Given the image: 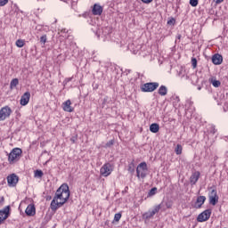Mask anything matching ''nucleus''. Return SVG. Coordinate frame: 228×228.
I'll use <instances>...</instances> for the list:
<instances>
[{"instance_id": "nucleus-1", "label": "nucleus", "mask_w": 228, "mask_h": 228, "mask_svg": "<svg viewBox=\"0 0 228 228\" xmlns=\"http://www.w3.org/2000/svg\"><path fill=\"white\" fill-rule=\"evenodd\" d=\"M69 198L70 191L69 190V185L67 183H63L56 191L55 195L50 204V208L52 211H58V209H60V208H61Z\"/></svg>"}, {"instance_id": "nucleus-2", "label": "nucleus", "mask_w": 228, "mask_h": 228, "mask_svg": "<svg viewBox=\"0 0 228 228\" xmlns=\"http://www.w3.org/2000/svg\"><path fill=\"white\" fill-rule=\"evenodd\" d=\"M22 156V150L20 148H14L8 155V161L10 165H13V163H17L19 159H20Z\"/></svg>"}, {"instance_id": "nucleus-3", "label": "nucleus", "mask_w": 228, "mask_h": 228, "mask_svg": "<svg viewBox=\"0 0 228 228\" xmlns=\"http://www.w3.org/2000/svg\"><path fill=\"white\" fill-rule=\"evenodd\" d=\"M147 172H149V167H147V162H141L136 168V174L138 179H145L147 177Z\"/></svg>"}, {"instance_id": "nucleus-4", "label": "nucleus", "mask_w": 228, "mask_h": 228, "mask_svg": "<svg viewBox=\"0 0 228 228\" xmlns=\"http://www.w3.org/2000/svg\"><path fill=\"white\" fill-rule=\"evenodd\" d=\"M159 86L158 82H149L141 86L142 92H154Z\"/></svg>"}, {"instance_id": "nucleus-5", "label": "nucleus", "mask_w": 228, "mask_h": 228, "mask_svg": "<svg viewBox=\"0 0 228 228\" xmlns=\"http://www.w3.org/2000/svg\"><path fill=\"white\" fill-rule=\"evenodd\" d=\"M10 115H12V108L10 106H4L0 110V122L6 120V118H10Z\"/></svg>"}, {"instance_id": "nucleus-6", "label": "nucleus", "mask_w": 228, "mask_h": 228, "mask_svg": "<svg viewBox=\"0 0 228 228\" xmlns=\"http://www.w3.org/2000/svg\"><path fill=\"white\" fill-rule=\"evenodd\" d=\"M111 172H113V166H111L110 163L104 164L100 169V174L103 177H108V175H111Z\"/></svg>"}, {"instance_id": "nucleus-7", "label": "nucleus", "mask_w": 228, "mask_h": 228, "mask_svg": "<svg viewBox=\"0 0 228 228\" xmlns=\"http://www.w3.org/2000/svg\"><path fill=\"white\" fill-rule=\"evenodd\" d=\"M208 199H209V204L211 206H216L218 204V192L216 191V189H213L209 193H208Z\"/></svg>"}, {"instance_id": "nucleus-8", "label": "nucleus", "mask_w": 228, "mask_h": 228, "mask_svg": "<svg viewBox=\"0 0 228 228\" xmlns=\"http://www.w3.org/2000/svg\"><path fill=\"white\" fill-rule=\"evenodd\" d=\"M208 218H211V209H206L205 211L200 213L198 216L197 220L198 222H208Z\"/></svg>"}, {"instance_id": "nucleus-9", "label": "nucleus", "mask_w": 228, "mask_h": 228, "mask_svg": "<svg viewBox=\"0 0 228 228\" xmlns=\"http://www.w3.org/2000/svg\"><path fill=\"white\" fill-rule=\"evenodd\" d=\"M7 183L8 186H10L11 188H14V186H17V183H19V176L15 174L8 175Z\"/></svg>"}, {"instance_id": "nucleus-10", "label": "nucleus", "mask_w": 228, "mask_h": 228, "mask_svg": "<svg viewBox=\"0 0 228 228\" xmlns=\"http://www.w3.org/2000/svg\"><path fill=\"white\" fill-rule=\"evenodd\" d=\"M10 216V206L0 210V225Z\"/></svg>"}, {"instance_id": "nucleus-11", "label": "nucleus", "mask_w": 228, "mask_h": 228, "mask_svg": "<svg viewBox=\"0 0 228 228\" xmlns=\"http://www.w3.org/2000/svg\"><path fill=\"white\" fill-rule=\"evenodd\" d=\"M29 99H31V93L26 92L20 98V105L21 106H28L29 103Z\"/></svg>"}, {"instance_id": "nucleus-12", "label": "nucleus", "mask_w": 228, "mask_h": 228, "mask_svg": "<svg viewBox=\"0 0 228 228\" xmlns=\"http://www.w3.org/2000/svg\"><path fill=\"white\" fill-rule=\"evenodd\" d=\"M25 213L27 216H35V215H37V208H35V205L29 204L27 207Z\"/></svg>"}, {"instance_id": "nucleus-13", "label": "nucleus", "mask_w": 228, "mask_h": 228, "mask_svg": "<svg viewBox=\"0 0 228 228\" xmlns=\"http://www.w3.org/2000/svg\"><path fill=\"white\" fill-rule=\"evenodd\" d=\"M199 179H200V173L199 171L193 172L190 177L191 184L194 186V184H197Z\"/></svg>"}, {"instance_id": "nucleus-14", "label": "nucleus", "mask_w": 228, "mask_h": 228, "mask_svg": "<svg viewBox=\"0 0 228 228\" xmlns=\"http://www.w3.org/2000/svg\"><path fill=\"white\" fill-rule=\"evenodd\" d=\"M103 10L104 9L102 8V6H101V4H94L92 9V13L93 15H102Z\"/></svg>"}, {"instance_id": "nucleus-15", "label": "nucleus", "mask_w": 228, "mask_h": 228, "mask_svg": "<svg viewBox=\"0 0 228 228\" xmlns=\"http://www.w3.org/2000/svg\"><path fill=\"white\" fill-rule=\"evenodd\" d=\"M71 105L72 102H70V100H67L62 103V109L68 113H72V111H74V108Z\"/></svg>"}, {"instance_id": "nucleus-16", "label": "nucleus", "mask_w": 228, "mask_h": 228, "mask_svg": "<svg viewBox=\"0 0 228 228\" xmlns=\"http://www.w3.org/2000/svg\"><path fill=\"white\" fill-rule=\"evenodd\" d=\"M204 202H206V196H199L195 202L196 209H200V208H202L204 205Z\"/></svg>"}, {"instance_id": "nucleus-17", "label": "nucleus", "mask_w": 228, "mask_h": 228, "mask_svg": "<svg viewBox=\"0 0 228 228\" xmlns=\"http://www.w3.org/2000/svg\"><path fill=\"white\" fill-rule=\"evenodd\" d=\"M216 127L215 126V125H210L208 127V130H207V133L208 134H210L212 136H215V134H216Z\"/></svg>"}, {"instance_id": "nucleus-18", "label": "nucleus", "mask_w": 228, "mask_h": 228, "mask_svg": "<svg viewBox=\"0 0 228 228\" xmlns=\"http://www.w3.org/2000/svg\"><path fill=\"white\" fill-rule=\"evenodd\" d=\"M151 133H159V125L158 123H152L150 126Z\"/></svg>"}, {"instance_id": "nucleus-19", "label": "nucleus", "mask_w": 228, "mask_h": 228, "mask_svg": "<svg viewBox=\"0 0 228 228\" xmlns=\"http://www.w3.org/2000/svg\"><path fill=\"white\" fill-rule=\"evenodd\" d=\"M167 93H168V89L167 88V86H161L159 88V95L165 96V95H167Z\"/></svg>"}, {"instance_id": "nucleus-20", "label": "nucleus", "mask_w": 228, "mask_h": 228, "mask_svg": "<svg viewBox=\"0 0 228 228\" xmlns=\"http://www.w3.org/2000/svg\"><path fill=\"white\" fill-rule=\"evenodd\" d=\"M211 61L214 65H222L224 58H211Z\"/></svg>"}, {"instance_id": "nucleus-21", "label": "nucleus", "mask_w": 228, "mask_h": 228, "mask_svg": "<svg viewBox=\"0 0 228 228\" xmlns=\"http://www.w3.org/2000/svg\"><path fill=\"white\" fill-rule=\"evenodd\" d=\"M175 152L177 156H181V154H183V145L177 144L175 149Z\"/></svg>"}, {"instance_id": "nucleus-22", "label": "nucleus", "mask_w": 228, "mask_h": 228, "mask_svg": "<svg viewBox=\"0 0 228 228\" xmlns=\"http://www.w3.org/2000/svg\"><path fill=\"white\" fill-rule=\"evenodd\" d=\"M19 85V78H13L10 83V88L11 90H13Z\"/></svg>"}, {"instance_id": "nucleus-23", "label": "nucleus", "mask_w": 228, "mask_h": 228, "mask_svg": "<svg viewBox=\"0 0 228 228\" xmlns=\"http://www.w3.org/2000/svg\"><path fill=\"white\" fill-rule=\"evenodd\" d=\"M156 193H158V188L157 187H153L148 192V197H154V195H156Z\"/></svg>"}, {"instance_id": "nucleus-24", "label": "nucleus", "mask_w": 228, "mask_h": 228, "mask_svg": "<svg viewBox=\"0 0 228 228\" xmlns=\"http://www.w3.org/2000/svg\"><path fill=\"white\" fill-rule=\"evenodd\" d=\"M39 42L42 45H45L46 42H47V35H43L41 36Z\"/></svg>"}, {"instance_id": "nucleus-25", "label": "nucleus", "mask_w": 228, "mask_h": 228, "mask_svg": "<svg viewBox=\"0 0 228 228\" xmlns=\"http://www.w3.org/2000/svg\"><path fill=\"white\" fill-rule=\"evenodd\" d=\"M34 175L35 177L42 179V177H44V172L42 170H36Z\"/></svg>"}, {"instance_id": "nucleus-26", "label": "nucleus", "mask_w": 228, "mask_h": 228, "mask_svg": "<svg viewBox=\"0 0 228 228\" xmlns=\"http://www.w3.org/2000/svg\"><path fill=\"white\" fill-rule=\"evenodd\" d=\"M162 204H163V203H160V204H159V205H156V206L154 207V208H153L151 211H152L155 215H156V213H159V209H161Z\"/></svg>"}, {"instance_id": "nucleus-27", "label": "nucleus", "mask_w": 228, "mask_h": 228, "mask_svg": "<svg viewBox=\"0 0 228 228\" xmlns=\"http://www.w3.org/2000/svg\"><path fill=\"white\" fill-rule=\"evenodd\" d=\"M24 40H22V39H18L17 41H16V45H17V47H24Z\"/></svg>"}, {"instance_id": "nucleus-28", "label": "nucleus", "mask_w": 228, "mask_h": 228, "mask_svg": "<svg viewBox=\"0 0 228 228\" xmlns=\"http://www.w3.org/2000/svg\"><path fill=\"white\" fill-rule=\"evenodd\" d=\"M128 172L130 174H133L134 172V163H131L128 165Z\"/></svg>"}, {"instance_id": "nucleus-29", "label": "nucleus", "mask_w": 228, "mask_h": 228, "mask_svg": "<svg viewBox=\"0 0 228 228\" xmlns=\"http://www.w3.org/2000/svg\"><path fill=\"white\" fill-rule=\"evenodd\" d=\"M146 218L151 219L152 218V216H154V215H156L152 210H150L149 212H147L146 214Z\"/></svg>"}, {"instance_id": "nucleus-30", "label": "nucleus", "mask_w": 228, "mask_h": 228, "mask_svg": "<svg viewBox=\"0 0 228 228\" xmlns=\"http://www.w3.org/2000/svg\"><path fill=\"white\" fill-rule=\"evenodd\" d=\"M120 218H122V214H120V213L115 214V216H114L115 222H120Z\"/></svg>"}, {"instance_id": "nucleus-31", "label": "nucleus", "mask_w": 228, "mask_h": 228, "mask_svg": "<svg viewBox=\"0 0 228 228\" xmlns=\"http://www.w3.org/2000/svg\"><path fill=\"white\" fill-rule=\"evenodd\" d=\"M190 4L195 8L199 4V0H190Z\"/></svg>"}, {"instance_id": "nucleus-32", "label": "nucleus", "mask_w": 228, "mask_h": 228, "mask_svg": "<svg viewBox=\"0 0 228 228\" xmlns=\"http://www.w3.org/2000/svg\"><path fill=\"white\" fill-rule=\"evenodd\" d=\"M191 67H192V69H197V59L196 58L191 59Z\"/></svg>"}, {"instance_id": "nucleus-33", "label": "nucleus", "mask_w": 228, "mask_h": 228, "mask_svg": "<svg viewBox=\"0 0 228 228\" xmlns=\"http://www.w3.org/2000/svg\"><path fill=\"white\" fill-rule=\"evenodd\" d=\"M212 85H213V86H215V88H218V86H220L221 83L219 80H214L212 82Z\"/></svg>"}, {"instance_id": "nucleus-34", "label": "nucleus", "mask_w": 228, "mask_h": 228, "mask_svg": "<svg viewBox=\"0 0 228 228\" xmlns=\"http://www.w3.org/2000/svg\"><path fill=\"white\" fill-rule=\"evenodd\" d=\"M113 143H115V141H114V140H110V141H109V142L105 144V147H106V148L112 147Z\"/></svg>"}, {"instance_id": "nucleus-35", "label": "nucleus", "mask_w": 228, "mask_h": 228, "mask_svg": "<svg viewBox=\"0 0 228 228\" xmlns=\"http://www.w3.org/2000/svg\"><path fill=\"white\" fill-rule=\"evenodd\" d=\"M10 0H0V6H6Z\"/></svg>"}, {"instance_id": "nucleus-36", "label": "nucleus", "mask_w": 228, "mask_h": 228, "mask_svg": "<svg viewBox=\"0 0 228 228\" xmlns=\"http://www.w3.org/2000/svg\"><path fill=\"white\" fill-rule=\"evenodd\" d=\"M167 24L169 25L175 24V19L172 18L171 20H167Z\"/></svg>"}, {"instance_id": "nucleus-37", "label": "nucleus", "mask_w": 228, "mask_h": 228, "mask_svg": "<svg viewBox=\"0 0 228 228\" xmlns=\"http://www.w3.org/2000/svg\"><path fill=\"white\" fill-rule=\"evenodd\" d=\"M210 58H222V55L219 53H215V54L211 55Z\"/></svg>"}, {"instance_id": "nucleus-38", "label": "nucleus", "mask_w": 228, "mask_h": 228, "mask_svg": "<svg viewBox=\"0 0 228 228\" xmlns=\"http://www.w3.org/2000/svg\"><path fill=\"white\" fill-rule=\"evenodd\" d=\"M166 208H167V209H170L172 208V202H170V201L167 202Z\"/></svg>"}, {"instance_id": "nucleus-39", "label": "nucleus", "mask_w": 228, "mask_h": 228, "mask_svg": "<svg viewBox=\"0 0 228 228\" xmlns=\"http://www.w3.org/2000/svg\"><path fill=\"white\" fill-rule=\"evenodd\" d=\"M144 4H150V3H152L153 0H141Z\"/></svg>"}, {"instance_id": "nucleus-40", "label": "nucleus", "mask_w": 228, "mask_h": 228, "mask_svg": "<svg viewBox=\"0 0 228 228\" xmlns=\"http://www.w3.org/2000/svg\"><path fill=\"white\" fill-rule=\"evenodd\" d=\"M72 79H73V77L66 78L65 81H66V83H70V81H72Z\"/></svg>"}, {"instance_id": "nucleus-41", "label": "nucleus", "mask_w": 228, "mask_h": 228, "mask_svg": "<svg viewBox=\"0 0 228 228\" xmlns=\"http://www.w3.org/2000/svg\"><path fill=\"white\" fill-rule=\"evenodd\" d=\"M214 1H216V4H220V3H224V0H214Z\"/></svg>"}, {"instance_id": "nucleus-42", "label": "nucleus", "mask_w": 228, "mask_h": 228, "mask_svg": "<svg viewBox=\"0 0 228 228\" xmlns=\"http://www.w3.org/2000/svg\"><path fill=\"white\" fill-rule=\"evenodd\" d=\"M181 35L180 34H178L177 36H176V38H177V40H181Z\"/></svg>"}, {"instance_id": "nucleus-43", "label": "nucleus", "mask_w": 228, "mask_h": 228, "mask_svg": "<svg viewBox=\"0 0 228 228\" xmlns=\"http://www.w3.org/2000/svg\"><path fill=\"white\" fill-rule=\"evenodd\" d=\"M72 141V143H76V140L74 138L70 139Z\"/></svg>"}, {"instance_id": "nucleus-44", "label": "nucleus", "mask_w": 228, "mask_h": 228, "mask_svg": "<svg viewBox=\"0 0 228 228\" xmlns=\"http://www.w3.org/2000/svg\"><path fill=\"white\" fill-rule=\"evenodd\" d=\"M2 200H4V198H2Z\"/></svg>"}]
</instances>
